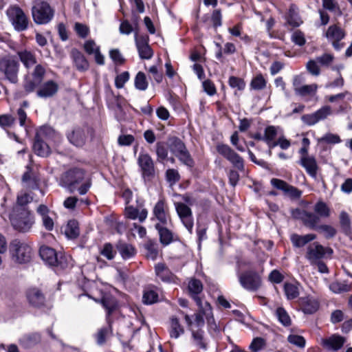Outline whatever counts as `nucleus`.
Listing matches in <instances>:
<instances>
[{"instance_id": "1", "label": "nucleus", "mask_w": 352, "mask_h": 352, "mask_svg": "<svg viewBox=\"0 0 352 352\" xmlns=\"http://www.w3.org/2000/svg\"><path fill=\"white\" fill-rule=\"evenodd\" d=\"M84 179V170L74 168L64 173L61 176L60 182L70 192L77 190L80 195H85L90 188L91 184L89 180L83 182Z\"/></svg>"}, {"instance_id": "2", "label": "nucleus", "mask_w": 352, "mask_h": 352, "mask_svg": "<svg viewBox=\"0 0 352 352\" xmlns=\"http://www.w3.org/2000/svg\"><path fill=\"white\" fill-rule=\"evenodd\" d=\"M10 220L12 227L21 232H28L34 223V216L30 211L20 206H14L10 214Z\"/></svg>"}, {"instance_id": "3", "label": "nucleus", "mask_w": 352, "mask_h": 352, "mask_svg": "<svg viewBox=\"0 0 352 352\" xmlns=\"http://www.w3.org/2000/svg\"><path fill=\"white\" fill-rule=\"evenodd\" d=\"M10 252L12 261L19 265L29 263L33 255L32 248L26 243L17 239L10 243Z\"/></svg>"}, {"instance_id": "4", "label": "nucleus", "mask_w": 352, "mask_h": 352, "mask_svg": "<svg viewBox=\"0 0 352 352\" xmlns=\"http://www.w3.org/2000/svg\"><path fill=\"white\" fill-rule=\"evenodd\" d=\"M39 254L42 260L49 266L63 270L68 266L69 258L62 253L58 254L50 247L43 245L40 248Z\"/></svg>"}, {"instance_id": "5", "label": "nucleus", "mask_w": 352, "mask_h": 352, "mask_svg": "<svg viewBox=\"0 0 352 352\" xmlns=\"http://www.w3.org/2000/svg\"><path fill=\"white\" fill-rule=\"evenodd\" d=\"M168 146L170 152L184 164L189 167L194 166V160L191 157L184 143L179 138H170L168 140Z\"/></svg>"}, {"instance_id": "6", "label": "nucleus", "mask_w": 352, "mask_h": 352, "mask_svg": "<svg viewBox=\"0 0 352 352\" xmlns=\"http://www.w3.org/2000/svg\"><path fill=\"white\" fill-rule=\"evenodd\" d=\"M19 66V63L14 56H6L0 59V73L12 83L18 82Z\"/></svg>"}, {"instance_id": "7", "label": "nucleus", "mask_w": 352, "mask_h": 352, "mask_svg": "<svg viewBox=\"0 0 352 352\" xmlns=\"http://www.w3.org/2000/svg\"><path fill=\"white\" fill-rule=\"evenodd\" d=\"M54 10L46 1L36 3L32 8V16L34 22L38 25L47 24L52 21Z\"/></svg>"}, {"instance_id": "8", "label": "nucleus", "mask_w": 352, "mask_h": 352, "mask_svg": "<svg viewBox=\"0 0 352 352\" xmlns=\"http://www.w3.org/2000/svg\"><path fill=\"white\" fill-rule=\"evenodd\" d=\"M32 71L30 73V78H25L23 88L26 93H32L41 84L44 80L46 69L42 64L36 63L34 65Z\"/></svg>"}, {"instance_id": "9", "label": "nucleus", "mask_w": 352, "mask_h": 352, "mask_svg": "<svg viewBox=\"0 0 352 352\" xmlns=\"http://www.w3.org/2000/svg\"><path fill=\"white\" fill-rule=\"evenodd\" d=\"M7 14L16 31L23 32L28 28L30 20L20 7L17 6L10 7L7 10Z\"/></svg>"}, {"instance_id": "10", "label": "nucleus", "mask_w": 352, "mask_h": 352, "mask_svg": "<svg viewBox=\"0 0 352 352\" xmlns=\"http://www.w3.org/2000/svg\"><path fill=\"white\" fill-rule=\"evenodd\" d=\"M241 285L251 292L256 291L261 285V279L257 272L252 270L245 271L239 274Z\"/></svg>"}, {"instance_id": "11", "label": "nucleus", "mask_w": 352, "mask_h": 352, "mask_svg": "<svg viewBox=\"0 0 352 352\" xmlns=\"http://www.w3.org/2000/svg\"><path fill=\"white\" fill-rule=\"evenodd\" d=\"M217 152L228 160L236 168L239 170L244 169L243 158L239 156L228 145L219 144L217 146Z\"/></svg>"}, {"instance_id": "12", "label": "nucleus", "mask_w": 352, "mask_h": 352, "mask_svg": "<svg viewBox=\"0 0 352 352\" xmlns=\"http://www.w3.org/2000/svg\"><path fill=\"white\" fill-rule=\"evenodd\" d=\"M292 214L294 218L302 221L303 224L309 229L316 230L318 226L320 217L316 213L296 208L292 211Z\"/></svg>"}, {"instance_id": "13", "label": "nucleus", "mask_w": 352, "mask_h": 352, "mask_svg": "<svg viewBox=\"0 0 352 352\" xmlns=\"http://www.w3.org/2000/svg\"><path fill=\"white\" fill-rule=\"evenodd\" d=\"M175 209L182 223L191 234L194 226L192 210L189 206L184 203H175Z\"/></svg>"}, {"instance_id": "14", "label": "nucleus", "mask_w": 352, "mask_h": 352, "mask_svg": "<svg viewBox=\"0 0 352 352\" xmlns=\"http://www.w3.org/2000/svg\"><path fill=\"white\" fill-rule=\"evenodd\" d=\"M327 253L331 254L333 250L331 248H325L322 245L315 242L307 247L306 258L311 264H314L317 261L322 258Z\"/></svg>"}, {"instance_id": "15", "label": "nucleus", "mask_w": 352, "mask_h": 352, "mask_svg": "<svg viewBox=\"0 0 352 352\" xmlns=\"http://www.w3.org/2000/svg\"><path fill=\"white\" fill-rule=\"evenodd\" d=\"M25 296L29 305L34 308H42L45 306V296L37 287L28 288L25 292Z\"/></svg>"}, {"instance_id": "16", "label": "nucleus", "mask_w": 352, "mask_h": 352, "mask_svg": "<svg viewBox=\"0 0 352 352\" xmlns=\"http://www.w3.org/2000/svg\"><path fill=\"white\" fill-rule=\"evenodd\" d=\"M331 113V107L329 106H324L313 113L303 115L301 117V120L305 124L311 126L325 119Z\"/></svg>"}, {"instance_id": "17", "label": "nucleus", "mask_w": 352, "mask_h": 352, "mask_svg": "<svg viewBox=\"0 0 352 352\" xmlns=\"http://www.w3.org/2000/svg\"><path fill=\"white\" fill-rule=\"evenodd\" d=\"M47 131H52L50 128L41 129L35 136V140L33 145L34 153L41 157H47L50 153V148L48 144L43 141L41 135L46 133Z\"/></svg>"}, {"instance_id": "18", "label": "nucleus", "mask_w": 352, "mask_h": 352, "mask_svg": "<svg viewBox=\"0 0 352 352\" xmlns=\"http://www.w3.org/2000/svg\"><path fill=\"white\" fill-rule=\"evenodd\" d=\"M135 41L140 58H151L153 52L151 47L148 45V36L146 35H142L138 36V34H135Z\"/></svg>"}, {"instance_id": "19", "label": "nucleus", "mask_w": 352, "mask_h": 352, "mask_svg": "<svg viewBox=\"0 0 352 352\" xmlns=\"http://www.w3.org/2000/svg\"><path fill=\"white\" fill-rule=\"evenodd\" d=\"M270 182L274 188L283 190L285 195L292 199L299 198L301 195L300 190L283 180L273 178Z\"/></svg>"}, {"instance_id": "20", "label": "nucleus", "mask_w": 352, "mask_h": 352, "mask_svg": "<svg viewBox=\"0 0 352 352\" xmlns=\"http://www.w3.org/2000/svg\"><path fill=\"white\" fill-rule=\"evenodd\" d=\"M59 86L57 82L50 80L42 84L36 91V95L41 98L54 97L58 92Z\"/></svg>"}, {"instance_id": "21", "label": "nucleus", "mask_w": 352, "mask_h": 352, "mask_svg": "<svg viewBox=\"0 0 352 352\" xmlns=\"http://www.w3.org/2000/svg\"><path fill=\"white\" fill-rule=\"evenodd\" d=\"M138 162L144 177H149L154 174V164L152 158L147 153H140Z\"/></svg>"}, {"instance_id": "22", "label": "nucleus", "mask_w": 352, "mask_h": 352, "mask_svg": "<svg viewBox=\"0 0 352 352\" xmlns=\"http://www.w3.org/2000/svg\"><path fill=\"white\" fill-rule=\"evenodd\" d=\"M298 163L305 169L311 177H316L318 166L314 156L300 157Z\"/></svg>"}, {"instance_id": "23", "label": "nucleus", "mask_w": 352, "mask_h": 352, "mask_svg": "<svg viewBox=\"0 0 352 352\" xmlns=\"http://www.w3.org/2000/svg\"><path fill=\"white\" fill-rule=\"evenodd\" d=\"M16 56L27 69H30L37 63L36 55L29 50H23L18 51L16 52Z\"/></svg>"}, {"instance_id": "24", "label": "nucleus", "mask_w": 352, "mask_h": 352, "mask_svg": "<svg viewBox=\"0 0 352 352\" xmlns=\"http://www.w3.org/2000/svg\"><path fill=\"white\" fill-rule=\"evenodd\" d=\"M155 274L164 282H173L175 278V274L168 267L162 263H159L155 267Z\"/></svg>"}, {"instance_id": "25", "label": "nucleus", "mask_w": 352, "mask_h": 352, "mask_svg": "<svg viewBox=\"0 0 352 352\" xmlns=\"http://www.w3.org/2000/svg\"><path fill=\"white\" fill-rule=\"evenodd\" d=\"M155 228L158 231L160 241L163 245L166 246L177 240V239L174 238L172 231L162 225L156 223Z\"/></svg>"}, {"instance_id": "26", "label": "nucleus", "mask_w": 352, "mask_h": 352, "mask_svg": "<svg viewBox=\"0 0 352 352\" xmlns=\"http://www.w3.org/2000/svg\"><path fill=\"white\" fill-rule=\"evenodd\" d=\"M86 137L85 130L81 128L74 129L67 135L69 141L76 146H82L85 143Z\"/></svg>"}, {"instance_id": "27", "label": "nucleus", "mask_w": 352, "mask_h": 352, "mask_svg": "<svg viewBox=\"0 0 352 352\" xmlns=\"http://www.w3.org/2000/svg\"><path fill=\"white\" fill-rule=\"evenodd\" d=\"M41 336L38 333H30L23 335L19 339V344L25 349H30L40 343Z\"/></svg>"}, {"instance_id": "28", "label": "nucleus", "mask_w": 352, "mask_h": 352, "mask_svg": "<svg viewBox=\"0 0 352 352\" xmlns=\"http://www.w3.org/2000/svg\"><path fill=\"white\" fill-rule=\"evenodd\" d=\"M166 206L164 199L159 200L154 206L153 214L163 225L167 223Z\"/></svg>"}, {"instance_id": "29", "label": "nucleus", "mask_w": 352, "mask_h": 352, "mask_svg": "<svg viewBox=\"0 0 352 352\" xmlns=\"http://www.w3.org/2000/svg\"><path fill=\"white\" fill-rule=\"evenodd\" d=\"M168 332L170 337L175 339L184 333V328L181 325L179 318L176 316L170 318Z\"/></svg>"}, {"instance_id": "30", "label": "nucleus", "mask_w": 352, "mask_h": 352, "mask_svg": "<svg viewBox=\"0 0 352 352\" xmlns=\"http://www.w3.org/2000/svg\"><path fill=\"white\" fill-rule=\"evenodd\" d=\"M300 305L304 313L311 314L316 312L318 307V302L313 298L305 297L300 298Z\"/></svg>"}, {"instance_id": "31", "label": "nucleus", "mask_w": 352, "mask_h": 352, "mask_svg": "<svg viewBox=\"0 0 352 352\" xmlns=\"http://www.w3.org/2000/svg\"><path fill=\"white\" fill-rule=\"evenodd\" d=\"M316 239V235L314 234H307L305 235H299L298 234H293L291 236V241L294 246L296 248H302L307 244L309 242L314 241Z\"/></svg>"}, {"instance_id": "32", "label": "nucleus", "mask_w": 352, "mask_h": 352, "mask_svg": "<svg viewBox=\"0 0 352 352\" xmlns=\"http://www.w3.org/2000/svg\"><path fill=\"white\" fill-rule=\"evenodd\" d=\"M116 248L124 259L130 258L136 253L135 249L132 245L123 241H119L116 245Z\"/></svg>"}, {"instance_id": "33", "label": "nucleus", "mask_w": 352, "mask_h": 352, "mask_svg": "<svg viewBox=\"0 0 352 352\" xmlns=\"http://www.w3.org/2000/svg\"><path fill=\"white\" fill-rule=\"evenodd\" d=\"M72 56L78 70L85 71L89 68V63L85 56L78 50H73Z\"/></svg>"}, {"instance_id": "34", "label": "nucleus", "mask_w": 352, "mask_h": 352, "mask_svg": "<svg viewBox=\"0 0 352 352\" xmlns=\"http://www.w3.org/2000/svg\"><path fill=\"white\" fill-rule=\"evenodd\" d=\"M195 301L199 307V313L204 315L208 322L213 319L212 309L208 302H202L201 298H196Z\"/></svg>"}, {"instance_id": "35", "label": "nucleus", "mask_w": 352, "mask_h": 352, "mask_svg": "<svg viewBox=\"0 0 352 352\" xmlns=\"http://www.w3.org/2000/svg\"><path fill=\"white\" fill-rule=\"evenodd\" d=\"M345 342V338L338 335H333L324 341V346L334 351H337L342 347Z\"/></svg>"}, {"instance_id": "36", "label": "nucleus", "mask_w": 352, "mask_h": 352, "mask_svg": "<svg viewBox=\"0 0 352 352\" xmlns=\"http://www.w3.org/2000/svg\"><path fill=\"white\" fill-rule=\"evenodd\" d=\"M188 289L190 296L195 300L196 298H200L198 295L202 292L204 287L201 280L191 278L188 282Z\"/></svg>"}, {"instance_id": "37", "label": "nucleus", "mask_w": 352, "mask_h": 352, "mask_svg": "<svg viewBox=\"0 0 352 352\" xmlns=\"http://www.w3.org/2000/svg\"><path fill=\"white\" fill-rule=\"evenodd\" d=\"M299 286L298 283H285L284 292L288 300H293L299 296Z\"/></svg>"}, {"instance_id": "38", "label": "nucleus", "mask_w": 352, "mask_h": 352, "mask_svg": "<svg viewBox=\"0 0 352 352\" xmlns=\"http://www.w3.org/2000/svg\"><path fill=\"white\" fill-rule=\"evenodd\" d=\"M101 303L107 311V317H109L118 308V301L112 296L107 295L103 296L101 300Z\"/></svg>"}, {"instance_id": "39", "label": "nucleus", "mask_w": 352, "mask_h": 352, "mask_svg": "<svg viewBox=\"0 0 352 352\" xmlns=\"http://www.w3.org/2000/svg\"><path fill=\"white\" fill-rule=\"evenodd\" d=\"M191 333L194 344L200 349L206 350L207 349V343L204 339V331L199 328L197 330L192 329Z\"/></svg>"}, {"instance_id": "40", "label": "nucleus", "mask_w": 352, "mask_h": 352, "mask_svg": "<svg viewBox=\"0 0 352 352\" xmlns=\"http://www.w3.org/2000/svg\"><path fill=\"white\" fill-rule=\"evenodd\" d=\"M65 235L69 239H76L80 234L78 221L74 219L69 220L65 229Z\"/></svg>"}, {"instance_id": "41", "label": "nucleus", "mask_w": 352, "mask_h": 352, "mask_svg": "<svg viewBox=\"0 0 352 352\" xmlns=\"http://www.w3.org/2000/svg\"><path fill=\"white\" fill-rule=\"evenodd\" d=\"M326 36L330 41L342 40L344 37V32L340 28L331 25L326 32Z\"/></svg>"}, {"instance_id": "42", "label": "nucleus", "mask_w": 352, "mask_h": 352, "mask_svg": "<svg viewBox=\"0 0 352 352\" xmlns=\"http://www.w3.org/2000/svg\"><path fill=\"white\" fill-rule=\"evenodd\" d=\"M286 19L287 23L294 28L298 27L302 23V21L296 11V7L293 5L289 9Z\"/></svg>"}, {"instance_id": "43", "label": "nucleus", "mask_w": 352, "mask_h": 352, "mask_svg": "<svg viewBox=\"0 0 352 352\" xmlns=\"http://www.w3.org/2000/svg\"><path fill=\"white\" fill-rule=\"evenodd\" d=\"M250 86L253 90L261 91L266 87L267 80L261 74H258L252 79Z\"/></svg>"}, {"instance_id": "44", "label": "nucleus", "mask_w": 352, "mask_h": 352, "mask_svg": "<svg viewBox=\"0 0 352 352\" xmlns=\"http://www.w3.org/2000/svg\"><path fill=\"white\" fill-rule=\"evenodd\" d=\"M318 86L316 84L306 85L300 88L296 89V94L300 96H314L316 93Z\"/></svg>"}, {"instance_id": "45", "label": "nucleus", "mask_w": 352, "mask_h": 352, "mask_svg": "<svg viewBox=\"0 0 352 352\" xmlns=\"http://www.w3.org/2000/svg\"><path fill=\"white\" fill-rule=\"evenodd\" d=\"M330 289L334 293L347 292L351 290L352 286L346 281L333 282L329 286Z\"/></svg>"}, {"instance_id": "46", "label": "nucleus", "mask_w": 352, "mask_h": 352, "mask_svg": "<svg viewBox=\"0 0 352 352\" xmlns=\"http://www.w3.org/2000/svg\"><path fill=\"white\" fill-rule=\"evenodd\" d=\"M135 87L140 91H145L148 85L146 75L142 72H139L135 78Z\"/></svg>"}, {"instance_id": "47", "label": "nucleus", "mask_w": 352, "mask_h": 352, "mask_svg": "<svg viewBox=\"0 0 352 352\" xmlns=\"http://www.w3.org/2000/svg\"><path fill=\"white\" fill-rule=\"evenodd\" d=\"M340 221L343 232L346 235H349L351 233V221L346 212H342L340 213Z\"/></svg>"}, {"instance_id": "48", "label": "nucleus", "mask_w": 352, "mask_h": 352, "mask_svg": "<svg viewBox=\"0 0 352 352\" xmlns=\"http://www.w3.org/2000/svg\"><path fill=\"white\" fill-rule=\"evenodd\" d=\"M276 316L278 321L285 327H288L291 324V318L284 308H277L276 311Z\"/></svg>"}, {"instance_id": "49", "label": "nucleus", "mask_w": 352, "mask_h": 352, "mask_svg": "<svg viewBox=\"0 0 352 352\" xmlns=\"http://www.w3.org/2000/svg\"><path fill=\"white\" fill-rule=\"evenodd\" d=\"M144 248L146 250V257L148 258H151V260H155L158 255L157 244L152 241H149L145 244Z\"/></svg>"}, {"instance_id": "50", "label": "nucleus", "mask_w": 352, "mask_h": 352, "mask_svg": "<svg viewBox=\"0 0 352 352\" xmlns=\"http://www.w3.org/2000/svg\"><path fill=\"white\" fill-rule=\"evenodd\" d=\"M314 212L319 217L327 218L330 214V210L327 204L322 201H319L314 206Z\"/></svg>"}, {"instance_id": "51", "label": "nucleus", "mask_w": 352, "mask_h": 352, "mask_svg": "<svg viewBox=\"0 0 352 352\" xmlns=\"http://www.w3.org/2000/svg\"><path fill=\"white\" fill-rule=\"evenodd\" d=\"M316 230L322 234L327 239L334 237L337 232L336 230L329 225L318 226Z\"/></svg>"}, {"instance_id": "52", "label": "nucleus", "mask_w": 352, "mask_h": 352, "mask_svg": "<svg viewBox=\"0 0 352 352\" xmlns=\"http://www.w3.org/2000/svg\"><path fill=\"white\" fill-rule=\"evenodd\" d=\"M168 146L163 142L156 144V154L159 161H162L168 157Z\"/></svg>"}, {"instance_id": "53", "label": "nucleus", "mask_w": 352, "mask_h": 352, "mask_svg": "<svg viewBox=\"0 0 352 352\" xmlns=\"http://www.w3.org/2000/svg\"><path fill=\"white\" fill-rule=\"evenodd\" d=\"M142 300L144 303L147 305L155 303L158 300V294L152 289L146 290L144 292Z\"/></svg>"}, {"instance_id": "54", "label": "nucleus", "mask_w": 352, "mask_h": 352, "mask_svg": "<svg viewBox=\"0 0 352 352\" xmlns=\"http://www.w3.org/2000/svg\"><path fill=\"white\" fill-rule=\"evenodd\" d=\"M228 84L232 88H236L239 91H243L245 87V82L244 80L234 76L229 78Z\"/></svg>"}, {"instance_id": "55", "label": "nucleus", "mask_w": 352, "mask_h": 352, "mask_svg": "<svg viewBox=\"0 0 352 352\" xmlns=\"http://www.w3.org/2000/svg\"><path fill=\"white\" fill-rule=\"evenodd\" d=\"M287 341L299 348H304L306 343L305 339L302 336L296 334H290L287 337Z\"/></svg>"}, {"instance_id": "56", "label": "nucleus", "mask_w": 352, "mask_h": 352, "mask_svg": "<svg viewBox=\"0 0 352 352\" xmlns=\"http://www.w3.org/2000/svg\"><path fill=\"white\" fill-rule=\"evenodd\" d=\"M111 331L110 327H102L96 334L97 344L102 345L106 342V338Z\"/></svg>"}, {"instance_id": "57", "label": "nucleus", "mask_w": 352, "mask_h": 352, "mask_svg": "<svg viewBox=\"0 0 352 352\" xmlns=\"http://www.w3.org/2000/svg\"><path fill=\"white\" fill-rule=\"evenodd\" d=\"M291 39L296 45L300 47L306 43L304 33L299 30H296L292 33Z\"/></svg>"}, {"instance_id": "58", "label": "nucleus", "mask_w": 352, "mask_h": 352, "mask_svg": "<svg viewBox=\"0 0 352 352\" xmlns=\"http://www.w3.org/2000/svg\"><path fill=\"white\" fill-rule=\"evenodd\" d=\"M32 197L28 193L18 195L16 204L14 206H20L24 209H28L26 205L32 201Z\"/></svg>"}, {"instance_id": "59", "label": "nucleus", "mask_w": 352, "mask_h": 352, "mask_svg": "<svg viewBox=\"0 0 352 352\" xmlns=\"http://www.w3.org/2000/svg\"><path fill=\"white\" fill-rule=\"evenodd\" d=\"M74 30L78 36L82 38H86L89 33V29L88 26L78 22L75 23Z\"/></svg>"}, {"instance_id": "60", "label": "nucleus", "mask_w": 352, "mask_h": 352, "mask_svg": "<svg viewBox=\"0 0 352 352\" xmlns=\"http://www.w3.org/2000/svg\"><path fill=\"white\" fill-rule=\"evenodd\" d=\"M318 62L316 60H310L307 63L306 68L309 73L313 76H318L320 74V69L318 65Z\"/></svg>"}, {"instance_id": "61", "label": "nucleus", "mask_w": 352, "mask_h": 352, "mask_svg": "<svg viewBox=\"0 0 352 352\" xmlns=\"http://www.w3.org/2000/svg\"><path fill=\"white\" fill-rule=\"evenodd\" d=\"M265 345V340L260 337H257L253 339L252 342L250 345V349L253 352H258L262 349Z\"/></svg>"}, {"instance_id": "62", "label": "nucleus", "mask_w": 352, "mask_h": 352, "mask_svg": "<svg viewBox=\"0 0 352 352\" xmlns=\"http://www.w3.org/2000/svg\"><path fill=\"white\" fill-rule=\"evenodd\" d=\"M277 135V131L275 126H268L265 129L263 141L270 142L274 140Z\"/></svg>"}, {"instance_id": "63", "label": "nucleus", "mask_w": 352, "mask_h": 352, "mask_svg": "<svg viewBox=\"0 0 352 352\" xmlns=\"http://www.w3.org/2000/svg\"><path fill=\"white\" fill-rule=\"evenodd\" d=\"M322 5L324 8L331 12H333L339 14H341V11L340 10L338 4L337 2L335 1V0H323Z\"/></svg>"}, {"instance_id": "64", "label": "nucleus", "mask_w": 352, "mask_h": 352, "mask_svg": "<svg viewBox=\"0 0 352 352\" xmlns=\"http://www.w3.org/2000/svg\"><path fill=\"white\" fill-rule=\"evenodd\" d=\"M166 180L171 184H175L180 179V176L178 171L173 168H169L166 170Z\"/></svg>"}]
</instances>
